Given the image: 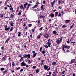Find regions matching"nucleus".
<instances>
[{"mask_svg": "<svg viewBox=\"0 0 76 76\" xmlns=\"http://www.w3.org/2000/svg\"><path fill=\"white\" fill-rule=\"evenodd\" d=\"M31 5V4H28V3L26 2L25 4L23 5H21L20 6V9H23L24 10L25 9V8H26L27 10H28V9L29 8V7H30V6Z\"/></svg>", "mask_w": 76, "mask_h": 76, "instance_id": "1", "label": "nucleus"}, {"mask_svg": "<svg viewBox=\"0 0 76 76\" xmlns=\"http://www.w3.org/2000/svg\"><path fill=\"white\" fill-rule=\"evenodd\" d=\"M43 67L45 70H47V71H49V70H50V69H51V68L50 67H49V66H47V65H44Z\"/></svg>", "mask_w": 76, "mask_h": 76, "instance_id": "2", "label": "nucleus"}, {"mask_svg": "<svg viewBox=\"0 0 76 76\" xmlns=\"http://www.w3.org/2000/svg\"><path fill=\"white\" fill-rule=\"evenodd\" d=\"M62 37H60L59 39H57L56 41L57 44H60L62 41Z\"/></svg>", "mask_w": 76, "mask_h": 76, "instance_id": "3", "label": "nucleus"}, {"mask_svg": "<svg viewBox=\"0 0 76 76\" xmlns=\"http://www.w3.org/2000/svg\"><path fill=\"white\" fill-rule=\"evenodd\" d=\"M24 58H30V57H31V55L30 54H25L23 56Z\"/></svg>", "mask_w": 76, "mask_h": 76, "instance_id": "4", "label": "nucleus"}, {"mask_svg": "<svg viewBox=\"0 0 76 76\" xmlns=\"http://www.w3.org/2000/svg\"><path fill=\"white\" fill-rule=\"evenodd\" d=\"M21 66L23 67L25 66L26 65V64L25 63V61H23V62L21 63Z\"/></svg>", "mask_w": 76, "mask_h": 76, "instance_id": "5", "label": "nucleus"}, {"mask_svg": "<svg viewBox=\"0 0 76 76\" xmlns=\"http://www.w3.org/2000/svg\"><path fill=\"white\" fill-rule=\"evenodd\" d=\"M32 53L33 54V57H35L37 54V53L35 52V51H33Z\"/></svg>", "mask_w": 76, "mask_h": 76, "instance_id": "6", "label": "nucleus"}, {"mask_svg": "<svg viewBox=\"0 0 76 76\" xmlns=\"http://www.w3.org/2000/svg\"><path fill=\"white\" fill-rule=\"evenodd\" d=\"M53 34L55 35H58V34H57V32L56 31H53Z\"/></svg>", "mask_w": 76, "mask_h": 76, "instance_id": "7", "label": "nucleus"}, {"mask_svg": "<svg viewBox=\"0 0 76 76\" xmlns=\"http://www.w3.org/2000/svg\"><path fill=\"white\" fill-rule=\"evenodd\" d=\"M56 3V0H54L53 2L51 3V7H53L54 6V4H55Z\"/></svg>", "mask_w": 76, "mask_h": 76, "instance_id": "8", "label": "nucleus"}, {"mask_svg": "<svg viewBox=\"0 0 76 76\" xmlns=\"http://www.w3.org/2000/svg\"><path fill=\"white\" fill-rule=\"evenodd\" d=\"M48 34L47 33H46L44 34V37H45L46 38H48Z\"/></svg>", "mask_w": 76, "mask_h": 76, "instance_id": "9", "label": "nucleus"}, {"mask_svg": "<svg viewBox=\"0 0 76 76\" xmlns=\"http://www.w3.org/2000/svg\"><path fill=\"white\" fill-rule=\"evenodd\" d=\"M49 17H51V18H53V17H54V15L53 14L51 13V14H50L49 15Z\"/></svg>", "mask_w": 76, "mask_h": 76, "instance_id": "10", "label": "nucleus"}, {"mask_svg": "<svg viewBox=\"0 0 76 76\" xmlns=\"http://www.w3.org/2000/svg\"><path fill=\"white\" fill-rule=\"evenodd\" d=\"M3 12H0V17L1 18H3Z\"/></svg>", "mask_w": 76, "mask_h": 76, "instance_id": "11", "label": "nucleus"}, {"mask_svg": "<svg viewBox=\"0 0 76 76\" xmlns=\"http://www.w3.org/2000/svg\"><path fill=\"white\" fill-rule=\"evenodd\" d=\"M41 10H44V9H45V8L44 7V5H42L41 7Z\"/></svg>", "mask_w": 76, "mask_h": 76, "instance_id": "12", "label": "nucleus"}, {"mask_svg": "<svg viewBox=\"0 0 76 76\" xmlns=\"http://www.w3.org/2000/svg\"><path fill=\"white\" fill-rule=\"evenodd\" d=\"M74 61H75V59H72L71 60V62L70 63V64H72L73 63H74Z\"/></svg>", "mask_w": 76, "mask_h": 76, "instance_id": "13", "label": "nucleus"}, {"mask_svg": "<svg viewBox=\"0 0 76 76\" xmlns=\"http://www.w3.org/2000/svg\"><path fill=\"white\" fill-rule=\"evenodd\" d=\"M12 67L13 68V67H14V66H15V63H14V62H12Z\"/></svg>", "mask_w": 76, "mask_h": 76, "instance_id": "14", "label": "nucleus"}, {"mask_svg": "<svg viewBox=\"0 0 76 76\" xmlns=\"http://www.w3.org/2000/svg\"><path fill=\"white\" fill-rule=\"evenodd\" d=\"M47 44H48V47H51V43L50 42H48Z\"/></svg>", "mask_w": 76, "mask_h": 76, "instance_id": "15", "label": "nucleus"}, {"mask_svg": "<svg viewBox=\"0 0 76 76\" xmlns=\"http://www.w3.org/2000/svg\"><path fill=\"white\" fill-rule=\"evenodd\" d=\"M18 37H20V36H21L20 35H21V34H22V33H21V32L19 31L18 32Z\"/></svg>", "mask_w": 76, "mask_h": 76, "instance_id": "16", "label": "nucleus"}, {"mask_svg": "<svg viewBox=\"0 0 76 76\" xmlns=\"http://www.w3.org/2000/svg\"><path fill=\"white\" fill-rule=\"evenodd\" d=\"M67 26H66V24L63 25L62 26V28H63V29H64L65 27H67Z\"/></svg>", "mask_w": 76, "mask_h": 76, "instance_id": "17", "label": "nucleus"}, {"mask_svg": "<svg viewBox=\"0 0 76 76\" xmlns=\"http://www.w3.org/2000/svg\"><path fill=\"white\" fill-rule=\"evenodd\" d=\"M57 15H58V12H55V17H56Z\"/></svg>", "mask_w": 76, "mask_h": 76, "instance_id": "18", "label": "nucleus"}, {"mask_svg": "<svg viewBox=\"0 0 76 76\" xmlns=\"http://www.w3.org/2000/svg\"><path fill=\"white\" fill-rule=\"evenodd\" d=\"M10 38H8L6 40V42H5V44H6L7 42L8 41H9V40Z\"/></svg>", "mask_w": 76, "mask_h": 76, "instance_id": "19", "label": "nucleus"}, {"mask_svg": "<svg viewBox=\"0 0 76 76\" xmlns=\"http://www.w3.org/2000/svg\"><path fill=\"white\" fill-rule=\"evenodd\" d=\"M39 72V69H37L36 71V73H38Z\"/></svg>", "mask_w": 76, "mask_h": 76, "instance_id": "20", "label": "nucleus"}, {"mask_svg": "<svg viewBox=\"0 0 76 76\" xmlns=\"http://www.w3.org/2000/svg\"><path fill=\"white\" fill-rule=\"evenodd\" d=\"M53 66H54L55 64H56V62L54 61L53 62L52 64Z\"/></svg>", "mask_w": 76, "mask_h": 76, "instance_id": "21", "label": "nucleus"}, {"mask_svg": "<svg viewBox=\"0 0 76 76\" xmlns=\"http://www.w3.org/2000/svg\"><path fill=\"white\" fill-rule=\"evenodd\" d=\"M38 7V5H35L33 7H32V8L34 9V8H35V7Z\"/></svg>", "mask_w": 76, "mask_h": 76, "instance_id": "22", "label": "nucleus"}, {"mask_svg": "<svg viewBox=\"0 0 76 76\" xmlns=\"http://www.w3.org/2000/svg\"><path fill=\"white\" fill-rule=\"evenodd\" d=\"M10 23V25L11 26H13V22L12 21H11Z\"/></svg>", "mask_w": 76, "mask_h": 76, "instance_id": "23", "label": "nucleus"}, {"mask_svg": "<svg viewBox=\"0 0 76 76\" xmlns=\"http://www.w3.org/2000/svg\"><path fill=\"white\" fill-rule=\"evenodd\" d=\"M23 20H25V21L27 20V18H26V17L23 18Z\"/></svg>", "mask_w": 76, "mask_h": 76, "instance_id": "24", "label": "nucleus"}, {"mask_svg": "<svg viewBox=\"0 0 76 76\" xmlns=\"http://www.w3.org/2000/svg\"><path fill=\"white\" fill-rule=\"evenodd\" d=\"M9 29H10V28L8 27L7 28H4V30L5 31H7V30H9Z\"/></svg>", "mask_w": 76, "mask_h": 76, "instance_id": "25", "label": "nucleus"}, {"mask_svg": "<svg viewBox=\"0 0 76 76\" xmlns=\"http://www.w3.org/2000/svg\"><path fill=\"white\" fill-rule=\"evenodd\" d=\"M7 70H5L3 72V74H5L6 73H7Z\"/></svg>", "mask_w": 76, "mask_h": 76, "instance_id": "26", "label": "nucleus"}, {"mask_svg": "<svg viewBox=\"0 0 76 76\" xmlns=\"http://www.w3.org/2000/svg\"><path fill=\"white\" fill-rule=\"evenodd\" d=\"M31 63H32V61H31V60H28V64H31Z\"/></svg>", "mask_w": 76, "mask_h": 76, "instance_id": "27", "label": "nucleus"}, {"mask_svg": "<svg viewBox=\"0 0 76 76\" xmlns=\"http://www.w3.org/2000/svg\"><path fill=\"white\" fill-rule=\"evenodd\" d=\"M1 71H3V70H5V69L4 68H1Z\"/></svg>", "mask_w": 76, "mask_h": 76, "instance_id": "28", "label": "nucleus"}, {"mask_svg": "<svg viewBox=\"0 0 76 76\" xmlns=\"http://www.w3.org/2000/svg\"><path fill=\"white\" fill-rule=\"evenodd\" d=\"M73 26H74V24H72L71 25V26H70V29H71V28H73Z\"/></svg>", "mask_w": 76, "mask_h": 76, "instance_id": "29", "label": "nucleus"}, {"mask_svg": "<svg viewBox=\"0 0 76 76\" xmlns=\"http://www.w3.org/2000/svg\"><path fill=\"white\" fill-rule=\"evenodd\" d=\"M70 20H65V22L66 23H69L70 22Z\"/></svg>", "mask_w": 76, "mask_h": 76, "instance_id": "30", "label": "nucleus"}, {"mask_svg": "<svg viewBox=\"0 0 76 76\" xmlns=\"http://www.w3.org/2000/svg\"><path fill=\"white\" fill-rule=\"evenodd\" d=\"M13 31V27H11L10 28V32H11V31Z\"/></svg>", "mask_w": 76, "mask_h": 76, "instance_id": "31", "label": "nucleus"}, {"mask_svg": "<svg viewBox=\"0 0 76 76\" xmlns=\"http://www.w3.org/2000/svg\"><path fill=\"white\" fill-rule=\"evenodd\" d=\"M13 16H14V15L12 14H11L10 18H13Z\"/></svg>", "mask_w": 76, "mask_h": 76, "instance_id": "32", "label": "nucleus"}, {"mask_svg": "<svg viewBox=\"0 0 76 76\" xmlns=\"http://www.w3.org/2000/svg\"><path fill=\"white\" fill-rule=\"evenodd\" d=\"M63 47V48H67V46H65V45H64Z\"/></svg>", "mask_w": 76, "mask_h": 76, "instance_id": "33", "label": "nucleus"}, {"mask_svg": "<svg viewBox=\"0 0 76 76\" xmlns=\"http://www.w3.org/2000/svg\"><path fill=\"white\" fill-rule=\"evenodd\" d=\"M53 76H56V73L54 72H53L52 74Z\"/></svg>", "mask_w": 76, "mask_h": 76, "instance_id": "34", "label": "nucleus"}, {"mask_svg": "<svg viewBox=\"0 0 76 76\" xmlns=\"http://www.w3.org/2000/svg\"><path fill=\"white\" fill-rule=\"evenodd\" d=\"M58 16L59 17V16H61V13L59 12V14L58 15Z\"/></svg>", "mask_w": 76, "mask_h": 76, "instance_id": "35", "label": "nucleus"}, {"mask_svg": "<svg viewBox=\"0 0 76 76\" xmlns=\"http://www.w3.org/2000/svg\"><path fill=\"white\" fill-rule=\"evenodd\" d=\"M44 46L46 48H48V46L47 45H45Z\"/></svg>", "mask_w": 76, "mask_h": 76, "instance_id": "36", "label": "nucleus"}, {"mask_svg": "<svg viewBox=\"0 0 76 76\" xmlns=\"http://www.w3.org/2000/svg\"><path fill=\"white\" fill-rule=\"evenodd\" d=\"M2 61H4V60H6V59L5 58H4V57H3L2 58Z\"/></svg>", "mask_w": 76, "mask_h": 76, "instance_id": "37", "label": "nucleus"}, {"mask_svg": "<svg viewBox=\"0 0 76 76\" xmlns=\"http://www.w3.org/2000/svg\"><path fill=\"white\" fill-rule=\"evenodd\" d=\"M31 26H32V24H28V27H31Z\"/></svg>", "mask_w": 76, "mask_h": 76, "instance_id": "38", "label": "nucleus"}, {"mask_svg": "<svg viewBox=\"0 0 76 76\" xmlns=\"http://www.w3.org/2000/svg\"><path fill=\"white\" fill-rule=\"evenodd\" d=\"M52 40L50 39H49L48 40V42H51L52 41Z\"/></svg>", "mask_w": 76, "mask_h": 76, "instance_id": "39", "label": "nucleus"}, {"mask_svg": "<svg viewBox=\"0 0 76 76\" xmlns=\"http://www.w3.org/2000/svg\"><path fill=\"white\" fill-rule=\"evenodd\" d=\"M41 38V36L39 35L37 36V38Z\"/></svg>", "mask_w": 76, "mask_h": 76, "instance_id": "40", "label": "nucleus"}, {"mask_svg": "<svg viewBox=\"0 0 76 76\" xmlns=\"http://www.w3.org/2000/svg\"><path fill=\"white\" fill-rule=\"evenodd\" d=\"M42 29H43V27L40 28L39 29V31H42Z\"/></svg>", "mask_w": 76, "mask_h": 76, "instance_id": "41", "label": "nucleus"}, {"mask_svg": "<svg viewBox=\"0 0 76 76\" xmlns=\"http://www.w3.org/2000/svg\"><path fill=\"white\" fill-rule=\"evenodd\" d=\"M21 14V12H20V11L19 12L18 14V15H20Z\"/></svg>", "mask_w": 76, "mask_h": 76, "instance_id": "42", "label": "nucleus"}, {"mask_svg": "<svg viewBox=\"0 0 76 76\" xmlns=\"http://www.w3.org/2000/svg\"><path fill=\"white\" fill-rule=\"evenodd\" d=\"M36 4H37V5H38V4H39V2L37 1L36 2Z\"/></svg>", "mask_w": 76, "mask_h": 76, "instance_id": "43", "label": "nucleus"}, {"mask_svg": "<svg viewBox=\"0 0 76 76\" xmlns=\"http://www.w3.org/2000/svg\"><path fill=\"white\" fill-rule=\"evenodd\" d=\"M45 51L44 50L42 51V54H45Z\"/></svg>", "mask_w": 76, "mask_h": 76, "instance_id": "44", "label": "nucleus"}, {"mask_svg": "<svg viewBox=\"0 0 76 76\" xmlns=\"http://www.w3.org/2000/svg\"><path fill=\"white\" fill-rule=\"evenodd\" d=\"M33 67L34 69H37V66H34Z\"/></svg>", "mask_w": 76, "mask_h": 76, "instance_id": "45", "label": "nucleus"}, {"mask_svg": "<svg viewBox=\"0 0 76 76\" xmlns=\"http://www.w3.org/2000/svg\"><path fill=\"white\" fill-rule=\"evenodd\" d=\"M30 37L31 38V39H32V34H31L30 35Z\"/></svg>", "mask_w": 76, "mask_h": 76, "instance_id": "46", "label": "nucleus"}, {"mask_svg": "<svg viewBox=\"0 0 76 76\" xmlns=\"http://www.w3.org/2000/svg\"><path fill=\"white\" fill-rule=\"evenodd\" d=\"M58 3L59 4H60V3H61V1H60V0H58Z\"/></svg>", "mask_w": 76, "mask_h": 76, "instance_id": "47", "label": "nucleus"}, {"mask_svg": "<svg viewBox=\"0 0 76 76\" xmlns=\"http://www.w3.org/2000/svg\"><path fill=\"white\" fill-rule=\"evenodd\" d=\"M67 42L68 44H69V43H70V42H69V39H68V41H67Z\"/></svg>", "mask_w": 76, "mask_h": 76, "instance_id": "48", "label": "nucleus"}, {"mask_svg": "<svg viewBox=\"0 0 76 76\" xmlns=\"http://www.w3.org/2000/svg\"><path fill=\"white\" fill-rule=\"evenodd\" d=\"M20 69V67H18L16 69V70H18V69Z\"/></svg>", "mask_w": 76, "mask_h": 76, "instance_id": "49", "label": "nucleus"}, {"mask_svg": "<svg viewBox=\"0 0 76 76\" xmlns=\"http://www.w3.org/2000/svg\"><path fill=\"white\" fill-rule=\"evenodd\" d=\"M44 61H45V60H42V61H41L42 62V63L43 64V62H44Z\"/></svg>", "mask_w": 76, "mask_h": 76, "instance_id": "50", "label": "nucleus"}, {"mask_svg": "<svg viewBox=\"0 0 76 76\" xmlns=\"http://www.w3.org/2000/svg\"><path fill=\"white\" fill-rule=\"evenodd\" d=\"M4 27L5 28H7V25H5L4 26Z\"/></svg>", "mask_w": 76, "mask_h": 76, "instance_id": "51", "label": "nucleus"}, {"mask_svg": "<svg viewBox=\"0 0 76 76\" xmlns=\"http://www.w3.org/2000/svg\"><path fill=\"white\" fill-rule=\"evenodd\" d=\"M23 69H21L20 70V72H23Z\"/></svg>", "mask_w": 76, "mask_h": 76, "instance_id": "52", "label": "nucleus"}, {"mask_svg": "<svg viewBox=\"0 0 76 76\" xmlns=\"http://www.w3.org/2000/svg\"><path fill=\"white\" fill-rule=\"evenodd\" d=\"M61 2V4H63V1H62V0H61V1H60Z\"/></svg>", "mask_w": 76, "mask_h": 76, "instance_id": "53", "label": "nucleus"}, {"mask_svg": "<svg viewBox=\"0 0 76 76\" xmlns=\"http://www.w3.org/2000/svg\"><path fill=\"white\" fill-rule=\"evenodd\" d=\"M31 31L33 32H34V31H35V30L34 29H32Z\"/></svg>", "mask_w": 76, "mask_h": 76, "instance_id": "54", "label": "nucleus"}, {"mask_svg": "<svg viewBox=\"0 0 76 76\" xmlns=\"http://www.w3.org/2000/svg\"><path fill=\"white\" fill-rule=\"evenodd\" d=\"M70 48V46H69L67 47V48H68V49H69Z\"/></svg>", "mask_w": 76, "mask_h": 76, "instance_id": "55", "label": "nucleus"}, {"mask_svg": "<svg viewBox=\"0 0 76 76\" xmlns=\"http://www.w3.org/2000/svg\"><path fill=\"white\" fill-rule=\"evenodd\" d=\"M29 3H32V0L30 1L29 2Z\"/></svg>", "mask_w": 76, "mask_h": 76, "instance_id": "56", "label": "nucleus"}, {"mask_svg": "<svg viewBox=\"0 0 76 76\" xmlns=\"http://www.w3.org/2000/svg\"><path fill=\"white\" fill-rule=\"evenodd\" d=\"M48 74L49 75H51V72H49Z\"/></svg>", "mask_w": 76, "mask_h": 76, "instance_id": "57", "label": "nucleus"}, {"mask_svg": "<svg viewBox=\"0 0 76 76\" xmlns=\"http://www.w3.org/2000/svg\"><path fill=\"white\" fill-rule=\"evenodd\" d=\"M4 9H5V10H7V7H5L4 8Z\"/></svg>", "mask_w": 76, "mask_h": 76, "instance_id": "58", "label": "nucleus"}, {"mask_svg": "<svg viewBox=\"0 0 76 76\" xmlns=\"http://www.w3.org/2000/svg\"><path fill=\"white\" fill-rule=\"evenodd\" d=\"M1 50H3L4 49V47H1Z\"/></svg>", "mask_w": 76, "mask_h": 76, "instance_id": "59", "label": "nucleus"}, {"mask_svg": "<svg viewBox=\"0 0 76 76\" xmlns=\"http://www.w3.org/2000/svg\"><path fill=\"white\" fill-rule=\"evenodd\" d=\"M41 18H43L44 17V16H42V15L40 16Z\"/></svg>", "mask_w": 76, "mask_h": 76, "instance_id": "60", "label": "nucleus"}, {"mask_svg": "<svg viewBox=\"0 0 76 76\" xmlns=\"http://www.w3.org/2000/svg\"><path fill=\"white\" fill-rule=\"evenodd\" d=\"M13 10V9L12 8H10V10Z\"/></svg>", "mask_w": 76, "mask_h": 76, "instance_id": "61", "label": "nucleus"}, {"mask_svg": "<svg viewBox=\"0 0 76 76\" xmlns=\"http://www.w3.org/2000/svg\"><path fill=\"white\" fill-rule=\"evenodd\" d=\"M59 9H61V7H58Z\"/></svg>", "mask_w": 76, "mask_h": 76, "instance_id": "62", "label": "nucleus"}, {"mask_svg": "<svg viewBox=\"0 0 76 76\" xmlns=\"http://www.w3.org/2000/svg\"><path fill=\"white\" fill-rule=\"evenodd\" d=\"M20 60H23V57H21V59H20Z\"/></svg>", "mask_w": 76, "mask_h": 76, "instance_id": "63", "label": "nucleus"}, {"mask_svg": "<svg viewBox=\"0 0 76 76\" xmlns=\"http://www.w3.org/2000/svg\"><path fill=\"white\" fill-rule=\"evenodd\" d=\"M29 67V66L27 64L26 65V67Z\"/></svg>", "mask_w": 76, "mask_h": 76, "instance_id": "64", "label": "nucleus"}]
</instances>
